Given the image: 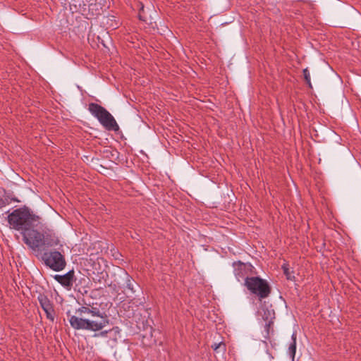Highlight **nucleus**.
Here are the masks:
<instances>
[{"label":"nucleus","mask_w":361,"mask_h":361,"mask_svg":"<svg viewBox=\"0 0 361 361\" xmlns=\"http://www.w3.org/2000/svg\"><path fill=\"white\" fill-rule=\"evenodd\" d=\"M7 219L11 228L24 232L28 228L37 226L41 217L34 214L28 207L23 206L10 213Z\"/></svg>","instance_id":"1"},{"label":"nucleus","mask_w":361,"mask_h":361,"mask_svg":"<svg viewBox=\"0 0 361 361\" xmlns=\"http://www.w3.org/2000/svg\"><path fill=\"white\" fill-rule=\"evenodd\" d=\"M71 326L75 329H83L92 331H98L102 330L109 324V319L107 315L101 316V319H82L77 316H71L70 312H67Z\"/></svg>","instance_id":"2"},{"label":"nucleus","mask_w":361,"mask_h":361,"mask_svg":"<svg viewBox=\"0 0 361 361\" xmlns=\"http://www.w3.org/2000/svg\"><path fill=\"white\" fill-rule=\"evenodd\" d=\"M88 110L106 130L114 131L119 130L116 120L104 107L96 103H90Z\"/></svg>","instance_id":"3"},{"label":"nucleus","mask_w":361,"mask_h":361,"mask_svg":"<svg viewBox=\"0 0 361 361\" xmlns=\"http://www.w3.org/2000/svg\"><path fill=\"white\" fill-rule=\"evenodd\" d=\"M244 285L250 291L261 300L267 298L271 293V286L269 283L259 276H246Z\"/></svg>","instance_id":"4"},{"label":"nucleus","mask_w":361,"mask_h":361,"mask_svg":"<svg viewBox=\"0 0 361 361\" xmlns=\"http://www.w3.org/2000/svg\"><path fill=\"white\" fill-rule=\"evenodd\" d=\"M42 259L46 266L55 271L63 270L66 265L64 256L57 250L44 252L42 255Z\"/></svg>","instance_id":"5"},{"label":"nucleus","mask_w":361,"mask_h":361,"mask_svg":"<svg viewBox=\"0 0 361 361\" xmlns=\"http://www.w3.org/2000/svg\"><path fill=\"white\" fill-rule=\"evenodd\" d=\"M23 240L30 249L34 251H39L42 247V240L44 233L39 232L34 228H28L24 232H21Z\"/></svg>","instance_id":"6"},{"label":"nucleus","mask_w":361,"mask_h":361,"mask_svg":"<svg viewBox=\"0 0 361 361\" xmlns=\"http://www.w3.org/2000/svg\"><path fill=\"white\" fill-rule=\"evenodd\" d=\"M37 299L41 307L45 312L47 319L54 321V310L50 300L44 294H39Z\"/></svg>","instance_id":"7"},{"label":"nucleus","mask_w":361,"mask_h":361,"mask_svg":"<svg viewBox=\"0 0 361 361\" xmlns=\"http://www.w3.org/2000/svg\"><path fill=\"white\" fill-rule=\"evenodd\" d=\"M234 267V272L235 276L238 278V281L240 279L246 278L247 276L248 271L252 270V266L248 263H243L240 261L235 262L233 263Z\"/></svg>","instance_id":"8"},{"label":"nucleus","mask_w":361,"mask_h":361,"mask_svg":"<svg viewBox=\"0 0 361 361\" xmlns=\"http://www.w3.org/2000/svg\"><path fill=\"white\" fill-rule=\"evenodd\" d=\"M54 279L68 289H71L73 282L76 280L74 275V271L71 270L64 275H55Z\"/></svg>","instance_id":"9"},{"label":"nucleus","mask_w":361,"mask_h":361,"mask_svg":"<svg viewBox=\"0 0 361 361\" xmlns=\"http://www.w3.org/2000/svg\"><path fill=\"white\" fill-rule=\"evenodd\" d=\"M42 249H45L51 247L56 246L59 244V240L57 238L52 236L51 235H44V239L42 240Z\"/></svg>","instance_id":"10"},{"label":"nucleus","mask_w":361,"mask_h":361,"mask_svg":"<svg viewBox=\"0 0 361 361\" xmlns=\"http://www.w3.org/2000/svg\"><path fill=\"white\" fill-rule=\"evenodd\" d=\"M262 319L264 321L274 320L275 319V312L273 309H269L265 304L262 306Z\"/></svg>","instance_id":"11"},{"label":"nucleus","mask_w":361,"mask_h":361,"mask_svg":"<svg viewBox=\"0 0 361 361\" xmlns=\"http://www.w3.org/2000/svg\"><path fill=\"white\" fill-rule=\"evenodd\" d=\"M83 3L82 0H61V4L65 8L68 6L70 9H76L78 7L80 8Z\"/></svg>","instance_id":"12"},{"label":"nucleus","mask_w":361,"mask_h":361,"mask_svg":"<svg viewBox=\"0 0 361 361\" xmlns=\"http://www.w3.org/2000/svg\"><path fill=\"white\" fill-rule=\"evenodd\" d=\"M282 269L283 271L284 275L286 276L288 280L295 281V277L294 276V271L290 269L288 264H284L282 266Z\"/></svg>","instance_id":"13"},{"label":"nucleus","mask_w":361,"mask_h":361,"mask_svg":"<svg viewBox=\"0 0 361 361\" xmlns=\"http://www.w3.org/2000/svg\"><path fill=\"white\" fill-rule=\"evenodd\" d=\"M265 322H266V324L264 326V329H265L267 335L264 337L266 338H269L270 333L274 332V329H273L274 320H269V321H265Z\"/></svg>","instance_id":"14"},{"label":"nucleus","mask_w":361,"mask_h":361,"mask_svg":"<svg viewBox=\"0 0 361 361\" xmlns=\"http://www.w3.org/2000/svg\"><path fill=\"white\" fill-rule=\"evenodd\" d=\"M126 288L130 290L133 293L135 292V290H134V284L136 285V283L132 279V278L127 273H126Z\"/></svg>","instance_id":"15"},{"label":"nucleus","mask_w":361,"mask_h":361,"mask_svg":"<svg viewBox=\"0 0 361 361\" xmlns=\"http://www.w3.org/2000/svg\"><path fill=\"white\" fill-rule=\"evenodd\" d=\"M89 314H91L93 317H97L99 319H101V316L106 315L105 312H101L100 310L97 307H92L90 308Z\"/></svg>","instance_id":"16"},{"label":"nucleus","mask_w":361,"mask_h":361,"mask_svg":"<svg viewBox=\"0 0 361 361\" xmlns=\"http://www.w3.org/2000/svg\"><path fill=\"white\" fill-rule=\"evenodd\" d=\"M303 75H304V79H305V82L308 85V86L312 88V84H311V81H310V72H309V70L307 68H305L303 70Z\"/></svg>","instance_id":"17"},{"label":"nucleus","mask_w":361,"mask_h":361,"mask_svg":"<svg viewBox=\"0 0 361 361\" xmlns=\"http://www.w3.org/2000/svg\"><path fill=\"white\" fill-rule=\"evenodd\" d=\"M288 352L293 361L296 352V343H291L290 344L288 348Z\"/></svg>","instance_id":"18"},{"label":"nucleus","mask_w":361,"mask_h":361,"mask_svg":"<svg viewBox=\"0 0 361 361\" xmlns=\"http://www.w3.org/2000/svg\"><path fill=\"white\" fill-rule=\"evenodd\" d=\"M10 202L8 200V198H0V208H2L8 204H9Z\"/></svg>","instance_id":"19"},{"label":"nucleus","mask_w":361,"mask_h":361,"mask_svg":"<svg viewBox=\"0 0 361 361\" xmlns=\"http://www.w3.org/2000/svg\"><path fill=\"white\" fill-rule=\"evenodd\" d=\"M89 311H90V307H82L79 308L78 310H77L76 312L77 313H80V314H81L82 313H87V314H89Z\"/></svg>","instance_id":"20"},{"label":"nucleus","mask_w":361,"mask_h":361,"mask_svg":"<svg viewBox=\"0 0 361 361\" xmlns=\"http://www.w3.org/2000/svg\"><path fill=\"white\" fill-rule=\"evenodd\" d=\"M109 331H100L99 333L98 334H95L94 335V336L97 337V336H102V337H106L107 336V334L109 333Z\"/></svg>","instance_id":"21"},{"label":"nucleus","mask_w":361,"mask_h":361,"mask_svg":"<svg viewBox=\"0 0 361 361\" xmlns=\"http://www.w3.org/2000/svg\"><path fill=\"white\" fill-rule=\"evenodd\" d=\"M220 352L224 353L226 351V344L223 342L219 343V349Z\"/></svg>","instance_id":"22"},{"label":"nucleus","mask_w":361,"mask_h":361,"mask_svg":"<svg viewBox=\"0 0 361 361\" xmlns=\"http://www.w3.org/2000/svg\"><path fill=\"white\" fill-rule=\"evenodd\" d=\"M212 348H213V350L214 351L218 352V350L219 349V343H214V345H212Z\"/></svg>","instance_id":"23"},{"label":"nucleus","mask_w":361,"mask_h":361,"mask_svg":"<svg viewBox=\"0 0 361 361\" xmlns=\"http://www.w3.org/2000/svg\"><path fill=\"white\" fill-rule=\"evenodd\" d=\"M291 338H292V343H296V338H297L296 332H293V334L291 336Z\"/></svg>","instance_id":"24"},{"label":"nucleus","mask_w":361,"mask_h":361,"mask_svg":"<svg viewBox=\"0 0 361 361\" xmlns=\"http://www.w3.org/2000/svg\"><path fill=\"white\" fill-rule=\"evenodd\" d=\"M143 10H144V6H143V5H142V6H141V8H140V12L142 11ZM139 19H140V20H145L143 18V17H142V16L141 15V13H139Z\"/></svg>","instance_id":"25"},{"label":"nucleus","mask_w":361,"mask_h":361,"mask_svg":"<svg viewBox=\"0 0 361 361\" xmlns=\"http://www.w3.org/2000/svg\"><path fill=\"white\" fill-rule=\"evenodd\" d=\"M6 190L3 188H0V198H1L2 193H5Z\"/></svg>","instance_id":"26"},{"label":"nucleus","mask_w":361,"mask_h":361,"mask_svg":"<svg viewBox=\"0 0 361 361\" xmlns=\"http://www.w3.org/2000/svg\"><path fill=\"white\" fill-rule=\"evenodd\" d=\"M11 200L13 201V202H19V200L16 197H11Z\"/></svg>","instance_id":"27"},{"label":"nucleus","mask_w":361,"mask_h":361,"mask_svg":"<svg viewBox=\"0 0 361 361\" xmlns=\"http://www.w3.org/2000/svg\"><path fill=\"white\" fill-rule=\"evenodd\" d=\"M6 198H8V199H11V197L7 196Z\"/></svg>","instance_id":"28"}]
</instances>
